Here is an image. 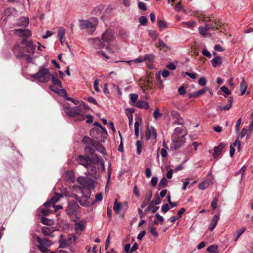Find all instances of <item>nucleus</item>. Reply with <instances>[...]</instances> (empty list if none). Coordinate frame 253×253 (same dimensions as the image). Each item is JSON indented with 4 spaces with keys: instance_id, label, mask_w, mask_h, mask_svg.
I'll use <instances>...</instances> for the list:
<instances>
[{
    "instance_id": "nucleus-15",
    "label": "nucleus",
    "mask_w": 253,
    "mask_h": 253,
    "mask_svg": "<svg viewBox=\"0 0 253 253\" xmlns=\"http://www.w3.org/2000/svg\"><path fill=\"white\" fill-rule=\"evenodd\" d=\"M225 147V144L224 143H220L217 146L215 147L212 153L213 158L214 159L218 158Z\"/></svg>"
},
{
    "instance_id": "nucleus-28",
    "label": "nucleus",
    "mask_w": 253,
    "mask_h": 253,
    "mask_svg": "<svg viewBox=\"0 0 253 253\" xmlns=\"http://www.w3.org/2000/svg\"><path fill=\"white\" fill-rule=\"evenodd\" d=\"M94 147H95V145L94 146H86L84 148L85 153L88 155H92L95 152Z\"/></svg>"
},
{
    "instance_id": "nucleus-60",
    "label": "nucleus",
    "mask_w": 253,
    "mask_h": 253,
    "mask_svg": "<svg viewBox=\"0 0 253 253\" xmlns=\"http://www.w3.org/2000/svg\"><path fill=\"white\" fill-rule=\"evenodd\" d=\"M218 202V199L217 198L215 197L213 199L211 202V206L212 209H215L217 208V204Z\"/></svg>"
},
{
    "instance_id": "nucleus-62",
    "label": "nucleus",
    "mask_w": 253,
    "mask_h": 253,
    "mask_svg": "<svg viewBox=\"0 0 253 253\" xmlns=\"http://www.w3.org/2000/svg\"><path fill=\"white\" fill-rule=\"evenodd\" d=\"M178 92L180 95H184L186 94V91L183 86H180L178 89Z\"/></svg>"
},
{
    "instance_id": "nucleus-63",
    "label": "nucleus",
    "mask_w": 253,
    "mask_h": 253,
    "mask_svg": "<svg viewBox=\"0 0 253 253\" xmlns=\"http://www.w3.org/2000/svg\"><path fill=\"white\" fill-rule=\"evenodd\" d=\"M206 83H207V80H206V78L204 77L201 78L198 81L199 84L200 85H201V86L205 85L206 84Z\"/></svg>"
},
{
    "instance_id": "nucleus-21",
    "label": "nucleus",
    "mask_w": 253,
    "mask_h": 253,
    "mask_svg": "<svg viewBox=\"0 0 253 253\" xmlns=\"http://www.w3.org/2000/svg\"><path fill=\"white\" fill-rule=\"evenodd\" d=\"M50 79H51V81H52V82L53 84V85H52V86H53V87H52L53 89H54V86H56L57 87H56L55 88H60L62 87V82L60 80L58 79L57 78H56L54 76H53L52 75H51Z\"/></svg>"
},
{
    "instance_id": "nucleus-35",
    "label": "nucleus",
    "mask_w": 253,
    "mask_h": 253,
    "mask_svg": "<svg viewBox=\"0 0 253 253\" xmlns=\"http://www.w3.org/2000/svg\"><path fill=\"white\" fill-rule=\"evenodd\" d=\"M17 12L16 10L13 7H9L4 10V14L5 16H9L12 14L15 13Z\"/></svg>"
},
{
    "instance_id": "nucleus-29",
    "label": "nucleus",
    "mask_w": 253,
    "mask_h": 253,
    "mask_svg": "<svg viewBox=\"0 0 253 253\" xmlns=\"http://www.w3.org/2000/svg\"><path fill=\"white\" fill-rule=\"evenodd\" d=\"M85 227V222L83 220L76 223L75 225V229L76 231H83Z\"/></svg>"
},
{
    "instance_id": "nucleus-37",
    "label": "nucleus",
    "mask_w": 253,
    "mask_h": 253,
    "mask_svg": "<svg viewBox=\"0 0 253 253\" xmlns=\"http://www.w3.org/2000/svg\"><path fill=\"white\" fill-rule=\"evenodd\" d=\"M218 247L216 245H213L209 246L207 249V252L210 253H217Z\"/></svg>"
},
{
    "instance_id": "nucleus-8",
    "label": "nucleus",
    "mask_w": 253,
    "mask_h": 253,
    "mask_svg": "<svg viewBox=\"0 0 253 253\" xmlns=\"http://www.w3.org/2000/svg\"><path fill=\"white\" fill-rule=\"evenodd\" d=\"M36 239L39 245L37 246L38 248L43 253H48V248L51 245V242L48 239L44 238L43 239L39 237H37Z\"/></svg>"
},
{
    "instance_id": "nucleus-49",
    "label": "nucleus",
    "mask_w": 253,
    "mask_h": 253,
    "mask_svg": "<svg viewBox=\"0 0 253 253\" xmlns=\"http://www.w3.org/2000/svg\"><path fill=\"white\" fill-rule=\"evenodd\" d=\"M167 184L168 181L167 179L165 177H163L159 182V187L160 188H162L167 186Z\"/></svg>"
},
{
    "instance_id": "nucleus-36",
    "label": "nucleus",
    "mask_w": 253,
    "mask_h": 253,
    "mask_svg": "<svg viewBox=\"0 0 253 253\" xmlns=\"http://www.w3.org/2000/svg\"><path fill=\"white\" fill-rule=\"evenodd\" d=\"M181 24L184 27H186L188 28H192L195 26L196 22L194 21L188 22H183L181 23Z\"/></svg>"
},
{
    "instance_id": "nucleus-12",
    "label": "nucleus",
    "mask_w": 253,
    "mask_h": 253,
    "mask_svg": "<svg viewBox=\"0 0 253 253\" xmlns=\"http://www.w3.org/2000/svg\"><path fill=\"white\" fill-rule=\"evenodd\" d=\"M79 207V205L76 202L71 201L69 202L66 209V212L68 215H72L76 212Z\"/></svg>"
},
{
    "instance_id": "nucleus-2",
    "label": "nucleus",
    "mask_w": 253,
    "mask_h": 253,
    "mask_svg": "<svg viewBox=\"0 0 253 253\" xmlns=\"http://www.w3.org/2000/svg\"><path fill=\"white\" fill-rule=\"evenodd\" d=\"M89 108L86 106H79L74 107H70L68 106H64V110L66 114L69 117L80 116L81 119L80 120H84V116L86 114V111Z\"/></svg>"
},
{
    "instance_id": "nucleus-42",
    "label": "nucleus",
    "mask_w": 253,
    "mask_h": 253,
    "mask_svg": "<svg viewBox=\"0 0 253 253\" xmlns=\"http://www.w3.org/2000/svg\"><path fill=\"white\" fill-rule=\"evenodd\" d=\"M230 104H227L225 106H222L220 103H218L217 107L221 111H227L231 108Z\"/></svg>"
},
{
    "instance_id": "nucleus-20",
    "label": "nucleus",
    "mask_w": 253,
    "mask_h": 253,
    "mask_svg": "<svg viewBox=\"0 0 253 253\" xmlns=\"http://www.w3.org/2000/svg\"><path fill=\"white\" fill-rule=\"evenodd\" d=\"M63 237H64V236L62 234L60 236L59 248H65L70 245V241H71V238H69V240H66L64 239Z\"/></svg>"
},
{
    "instance_id": "nucleus-41",
    "label": "nucleus",
    "mask_w": 253,
    "mask_h": 253,
    "mask_svg": "<svg viewBox=\"0 0 253 253\" xmlns=\"http://www.w3.org/2000/svg\"><path fill=\"white\" fill-rule=\"evenodd\" d=\"M65 33V30L63 28H60L58 31V37L60 42H62V39H63Z\"/></svg>"
},
{
    "instance_id": "nucleus-57",
    "label": "nucleus",
    "mask_w": 253,
    "mask_h": 253,
    "mask_svg": "<svg viewBox=\"0 0 253 253\" xmlns=\"http://www.w3.org/2000/svg\"><path fill=\"white\" fill-rule=\"evenodd\" d=\"M246 170V167L243 166L241 169L236 173L237 174H241V178H242L244 176L245 172Z\"/></svg>"
},
{
    "instance_id": "nucleus-13",
    "label": "nucleus",
    "mask_w": 253,
    "mask_h": 253,
    "mask_svg": "<svg viewBox=\"0 0 253 253\" xmlns=\"http://www.w3.org/2000/svg\"><path fill=\"white\" fill-rule=\"evenodd\" d=\"M114 38V33L111 30H107L102 34L101 37L102 40L106 42L112 41Z\"/></svg>"
},
{
    "instance_id": "nucleus-34",
    "label": "nucleus",
    "mask_w": 253,
    "mask_h": 253,
    "mask_svg": "<svg viewBox=\"0 0 253 253\" xmlns=\"http://www.w3.org/2000/svg\"><path fill=\"white\" fill-rule=\"evenodd\" d=\"M155 56L153 54H145L144 56V61H148L149 63L153 62L154 60Z\"/></svg>"
},
{
    "instance_id": "nucleus-3",
    "label": "nucleus",
    "mask_w": 253,
    "mask_h": 253,
    "mask_svg": "<svg viewBox=\"0 0 253 253\" xmlns=\"http://www.w3.org/2000/svg\"><path fill=\"white\" fill-rule=\"evenodd\" d=\"M79 27L81 30H86V32L91 35L96 30L98 24V19L93 18L89 20H80Z\"/></svg>"
},
{
    "instance_id": "nucleus-39",
    "label": "nucleus",
    "mask_w": 253,
    "mask_h": 253,
    "mask_svg": "<svg viewBox=\"0 0 253 253\" xmlns=\"http://www.w3.org/2000/svg\"><path fill=\"white\" fill-rule=\"evenodd\" d=\"M148 33L149 36L153 39L154 41L156 40V39L158 38L159 34L155 30H149Z\"/></svg>"
},
{
    "instance_id": "nucleus-27",
    "label": "nucleus",
    "mask_w": 253,
    "mask_h": 253,
    "mask_svg": "<svg viewBox=\"0 0 253 253\" xmlns=\"http://www.w3.org/2000/svg\"><path fill=\"white\" fill-rule=\"evenodd\" d=\"M82 141L86 146H94V145H95V143H94L91 138L87 136L84 137L82 139Z\"/></svg>"
},
{
    "instance_id": "nucleus-53",
    "label": "nucleus",
    "mask_w": 253,
    "mask_h": 253,
    "mask_svg": "<svg viewBox=\"0 0 253 253\" xmlns=\"http://www.w3.org/2000/svg\"><path fill=\"white\" fill-rule=\"evenodd\" d=\"M138 97V96L136 93H133V94H130V99L133 103L136 102Z\"/></svg>"
},
{
    "instance_id": "nucleus-22",
    "label": "nucleus",
    "mask_w": 253,
    "mask_h": 253,
    "mask_svg": "<svg viewBox=\"0 0 253 253\" xmlns=\"http://www.w3.org/2000/svg\"><path fill=\"white\" fill-rule=\"evenodd\" d=\"M219 216L217 215H215L213 216V218L211 220V223H210V225H209V229L210 231H211L214 229V228H215V227L216 225V224L219 220Z\"/></svg>"
},
{
    "instance_id": "nucleus-58",
    "label": "nucleus",
    "mask_w": 253,
    "mask_h": 253,
    "mask_svg": "<svg viewBox=\"0 0 253 253\" xmlns=\"http://www.w3.org/2000/svg\"><path fill=\"white\" fill-rule=\"evenodd\" d=\"M32 35L31 32L28 29H24V32H23V37L25 38H29Z\"/></svg>"
},
{
    "instance_id": "nucleus-11",
    "label": "nucleus",
    "mask_w": 253,
    "mask_h": 253,
    "mask_svg": "<svg viewBox=\"0 0 253 253\" xmlns=\"http://www.w3.org/2000/svg\"><path fill=\"white\" fill-rule=\"evenodd\" d=\"M170 116L173 120L174 125H183L184 124L183 119L180 117L179 114L174 110L170 111Z\"/></svg>"
},
{
    "instance_id": "nucleus-31",
    "label": "nucleus",
    "mask_w": 253,
    "mask_h": 253,
    "mask_svg": "<svg viewBox=\"0 0 253 253\" xmlns=\"http://www.w3.org/2000/svg\"><path fill=\"white\" fill-rule=\"evenodd\" d=\"M27 48V51L30 53H34L35 50V46L33 45V42L31 41L28 42L26 46Z\"/></svg>"
},
{
    "instance_id": "nucleus-5",
    "label": "nucleus",
    "mask_w": 253,
    "mask_h": 253,
    "mask_svg": "<svg viewBox=\"0 0 253 253\" xmlns=\"http://www.w3.org/2000/svg\"><path fill=\"white\" fill-rule=\"evenodd\" d=\"M101 129L93 128L90 130V135L92 137L96 138L98 142H104L107 136L106 129L101 126Z\"/></svg>"
},
{
    "instance_id": "nucleus-64",
    "label": "nucleus",
    "mask_w": 253,
    "mask_h": 253,
    "mask_svg": "<svg viewBox=\"0 0 253 253\" xmlns=\"http://www.w3.org/2000/svg\"><path fill=\"white\" fill-rule=\"evenodd\" d=\"M220 89L224 92H225L227 95H230L231 92L228 89L226 86H222L221 87Z\"/></svg>"
},
{
    "instance_id": "nucleus-10",
    "label": "nucleus",
    "mask_w": 253,
    "mask_h": 253,
    "mask_svg": "<svg viewBox=\"0 0 253 253\" xmlns=\"http://www.w3.org/2000/svg\"><path fill=\"white\" fill-rule=\"evenodd\" d=\"M220 28H221V23L218 21L215 22L214 25H212L207 24L205 26H201L199 28V31L201 35L205 36L207 34V32L210 29H216L219 30Z\"/></svg>"
},
{
    "instance_id": "nucleus-51",
    "label": "nucleus",
    "mask_w": 253,
    "mask_h": 253,
    "mask_svg": "<svg viewBox=\"0 0 253 253\" xmlns=\"http://www.w3.org/2000/svg\"><path fill=\"white\" fill-rule=\"evenodd\" d=\"M159 46L161 47V48H163L164 47H166L169 49H170V47L168 46L162 40L159 39L158 41Z\"/></svg>"
},
{
    "instance_id": "nucleus-33",
    "label": "nucleus",
    "mask_w": 253,
    "mask_h": 253,
    "mask_svg": "<svg viewBox=\"0 0 253 253\" xmlns=\"http://www.w3.org/2000/svg\"><path fill=\"white\" fill-rule=\"evenodd\" d=\"M159 209V207L156 206L155 205H154L152 203L149 204L148 207L146 209V211H151L152 213H155Z\"/></svg>"
},
{
    "instance_id": "nucleus-4",
    "label": "nucleus",
    "mask_w": 253,
    "mask_h": 253,
    "mask_svg": "<svg viewBox=\"0 0 253 253\" xmlns=\"http://www.w3.org/2000/svg\"><path fill=\"white\" fill-rule=\"evenodd\" d=\"M49 70L44 67H41L39 71L32 76V77L38 80L39 83H46L48 82L51 77Z\"/></svg>"
},
{
    "instance_id": "nucleus-47",
    "label": "nucleus",
    "mask_w": 253,
    "mask_h": 253,
    "mask_svg": "<svg viewBox=\"0 0 253 253\" xmlns=\"http://www.w3.org/2000/svg\"><path fill=\"white\" fill-rule=\"evenodd\" d=\"M158 23L159 27L161 30L164 29L167 27L166 23L163 20H158Z\"/></svg>"
},
{
    "instance_id": "nucleus-32",
    "label": "nucleus",
    "mask_w": 253,
    "mask_h": 253,
    "mask_svg": "<svg viewBox=\"0 0 253 253\" xmlns=\"http://www.w3.org/2000/svg\"><path fill=\"white\" fill-rule=\"evenodd\" d=\"M122 204L121 203H118L117 200H115L113 209L116 213H119L120 210L122 208Z\"/></svg>"
},
{
    "instance_id": "nucleus-16",
    "label": "nucleus",
    "mask_w": 253,
    "mask_h": 253,
    "mask_svg": "<svg viewBox=\"0 0 253 253\" xmlns=\"http://www.w3.org/2000/svg\"><path fill=\"white\" fill-rule=\"evenodd\" d=\"M157 137L156 130L153 126L148 127L146 133V138L147 140H149L151 138L155 139Z\"/></svg>"
},
{
    "instance_id": "nucleus-56",
    "label": "nucleus",
    "mask_w": 253,
    "mask_h": 253,
    "mask_svg": "<svg viewBox=\"0 0 253 253\" xmlns=\"http://www.w3.org/2000/svg\"><path fill=\"white\" fill-rule=\"evenodd\" d=\"M232 146H233V148H234V147L237 146L238 150V151H240V147H241V142L240 141H239L237 139L232 144H231L230 146L232 147Z\"/></svg>"
},
{
    "instance_id": "nucleus-55",
    "label": "nucleus",
    "mask_w": 253,
    "mask_h": 253,
    "mask_svg": "<svg viewBox=\"0 0 253 253\" xmlns=\"http://www.w3.org/2000/svg\"><path fill=\"white\" fill-rule=\"evenodd\" d=\"M161 202V200L159 198V196H157L153 199L152 201H151L150 203H152L154 205H159Z\"/></svg>"
},
{
    "instance_id": "nucleus-7",
    "label": "nucleus",
    "mask_w": 253,
    "mask_h": 253,
    "mask_svg": "<svg viewBox=\"0 0 253 253\" xmlns=\"http://www.w3.org/2000/svg\"><path fill=\"white\" fill-rule=\"evenodd\" d=\"M77 181L78 183L82 185L84 187L88 189V191H90L95 187L94 181L88 178L81 176L77 178Z\"/></svg>"
},
{
    "instance_id": "nucleus-44",
    "label": "nucleus",
    "mask_w": 253,
    "mask_h": 253,
    "mask_svg": "<svg viewBox=\"0 0 253 253\" xmlns=\"http://www.w3.org/2000/svg\"><path fill=\"white\" fill-rule=\"evenodd\" d=\"M207 90L208 88L207 87H204L201 90L194 92V95H195V97L199 96L204 94Z\"/></svg>"
},
{
    "instance_id": "nucleus-52",
    "label": "nucleus",
    "mask_w": 253,
    "mask_h": 253,
    "mask_svg": "<svg viewBox=\"0 0 253 253\" xmlns=\"http://www.w3.org/2000/svg\"><path fill=\"white\" fill-rule=\"evenodd\" d=\"M134 133L136 137L138 138L139 135V123L136 121L134 124Z\"/></svg>"
},
{
    "instance_id": "nucleus-24",
    "label": "nucleus",
    "mask_w": 253,
    "mask_h": 253,
    "mask_svg": "<svg viewBox=\"0 0 253 253\" xmlns=\"http://www.w3.org/2000/svg\"><path fill=\"white\" fill-rule=\"evenodd\" d=\"M211 63L212 66L214 67L221 65L222 63L221 57L220 56H216V57L211 60Z\"/></svg>"
},
{
    "instance_id": "nucleus-9",
    "label": "nucleus",
    "mask_w": 253,
    "mask_h": 253,
    "mask_svg": "<svg viewBox=\"0 0 253 253\" xmlns=\"http://www.w3.org/2000/svg\"><path fill=\"white\" fill-rule=\"evenodd\" d=\"M76 160L79 164L82 165L87 169L94 167L93 165L90 163L91 160L88 156H84L81 155L78 157Z\"/></svg>"
},
{
    "instance_id": "nucleus-19",
    "label": "nucleus",
    "mask_w": 253,
    "mask_h": 253,
    "mask_svg": "<svg viewBox=\"0 0 253 253\" xmlns=\"http://www.w3.org/2000/svg\"><path fill=\"white\" fill-rule=\"evenodd\" d=\"M29 23V20L28 17H20L17 22V25L19 27H26Z\"/></svg>"
},
{
    "instance_id": "nucleus-54",
    "label": "nucleus",
    "mask_w": 253,
    "mask_h": 253,
    "mask_svg": "<svg viewBox=\"0 0 253 253\" xmlns=\"http://www.w3.org/2000/svg\"><path fill=\"white\" fill-rule=\"evenodd\" d=\"M138 6L140 9H141V10H143L144 11L146 10V9H147L146 3L143 2L139 1L138 3Z\"/></svg>"
},
{
    "instance_id": "nucleus-25",
    "label": "nucleus",
    "mask_w": 253,
    "mask_h": 253,
    "mask_svg": "<svg viewBox=\"0 0 253 253\" xmlns=\"http://www.w3.org/2000/svg\"><path fill=\"white\" fill-rule=\"evenodd\" d=\"M136 106L138 108H144L148 109L150 107L148 103L142 100H139L136 104Z\"/></svg>"
},
{
    "instance_id": "nucleus-59",
    "label": "nucleus",
    "mask_w": 253,
    "mask_h": 253,
    "mask_svg": "<svg viewBox=\"0 0 253 253\" xmlns=\"http://www.w3.org/2000/svg\"><path fill=\"white\" fill-rule=\"evenodd\" d=\"M24 30L22 29H16L14 30V33L15 35L19 37H23Z\"/></svg>"
},
{
    "instance_id": "nucleus-38",
    "label": "nucleus",
    "mask_w": 253,
    "mask_h": 253,
    "mask_svg": "<svg viewBox=\"0 0 253 253\" xmlns=\"http://www.w3.org/2000/svg\"><path fill=\"white\" fill-rule=\"evenodd\" d=\"M210 182L207 180L201 182L199 184V188L201 190L205 189L210 184Z\"/></svg>"
},
{
    "instance_id": "nucleus-30",
    "label": "nucleus",
    "mask_w": 253,
    "mask_h": 253,
    "mask_svg": "<svg viewBox=\"0 0 253 253\" xmlns=\"http://www.w3.org/2000/svg\"><path fill=\"white\" fill-rule=\"evenodd\" d=\"M247 88V84L245 81L244 78H242V82L240 83V90L241 91V95H244L246 91Z\"/></svg>"
},
{
    "instance_id": "nucleus-61",
    "label": "nucleus",
    "mask_w": 253,
    "mask_h": 253,
    "mask_svg": "<svg viewBox=\"0 0 253 253\" xmlns=\"http://www.w3.org/2000/svg\"><path fill=\"white\" fill-rule=\"evenodd\" d=\"M202 54L207 57L210 58H211V55L210 52L206 49H204L202 51Z\"/></svg>"
},
{
    "instance_id": "nucleus-1",
    "label": "nucleus",
    "mask_w": 253,
    "mask_h": 253,
    "mask_svg": "<svg viewBox=\"0 0 253 253\" xmlns=\"http://www.w3.org/2000/svg\"><path fill=\"white\" fill-rule=\"evenodd\" d=\"M185 127L182 126L176 127L171 136V148L177 149L185 142V136L187 134Z\"/></svg>"
},
{
    "instance_id": "nucleus-45",
    "label": "nucleus",
    "mask_w": 253,
    "mask_h": 253,
    "mask_svg": "<svg viewBox=\"0 0 253 253\" xmlns=\"http://www.w3.org/2000/svg\"><path fill=\"white\" fill-rule=\"evenodd\" d=\"M136 146L137 148V153L138 155H140L142 150V142L140 140H137L136 143Z\"/></svg>"
},
{
    "instance_id": "nucleus-40",
    "label": "nucleus",
    "mask_w": 253,
    "mask_h": 253,
    "mask_svg": "<svg viewBox=\"0 0 253 253\" xmlns=\"http://www.w3.org/2000/svg\"><path fill=\"white\" fill-rule=\"evenodd\" d=\"M94 149L102 154H104L105 153V149L100 144L95 143V147H94Z\"/></svg>"
},
{
    "instance_id": "nucleus-23",
    "label": "nucleus",
    "mask_w": 253,
    "mask_h": 253,
    "mask_svg": "<svg viewBox=\"0 0 253 253\" xmlns=\"http://www.w3.org/2000/svg\"><path fill=\"white\" fill-rule=\"evenodd\" d=\"M152 193L151 191H149L145 196V200L141 205V208L142 209L144 208L149 203L152 198Z\"/></svg>"
},
{
    "instance_id": "nucleus-50",
    "label": "nucleus",
    "mask_w": 253,
    "mask_h": 253,
    "mask_svg": "<svg viewBox=\"0 0 253 253\" xmlns=\"http://www.w3.org/2000/svg\"><path fill=\"white\" fill-rule=\"evenodd\" d=\"M42 223L45 225H49L52 224L53 221L45 217H42L41 219Z\"/></svg>"
},
{
    "instance_id": "nucleus-14",
    "label": "nucleus",
    "mask_w": 253,
    "mask_h": 253,
    "mask_svg": "<svg viewBox=\"0 0 253 253\" xmlns=\"http://www.w3.org/2000/svg\"><path fill=\"white\" fill-rule=\"evenodd\" d=\"M56 228L54 227H43L41 231L42 233L46 236H50L51 238H53L54 237V235L53 234V232L56 231Z\"/></svg>"
},
{
    "instance_id": "nucleus-46",
    "label": "nucleus",
    "mask_w": 253,
    "mask_h": 253,
    "mask_svg": "<svg viewBox=\"0 0 253 253\" xmlns=\"http://www.w3.org/2000/svg\"><path fill=\"white\" fill-rule=\"evenodd\" d=\"M139 22L141 25H146L147 23L148 20L146 16H141L138 19Z\"/></svg>"
},
{
    "instance_id": "nucleus-48",
    "label": "nucleus",
    "mask_w": 253,
    "mask_h": 253,
    "mask_svg": "<svg viewBox=\"0 0 253 253\" xmlns=\"http://www.w3.org/2000/svg\"><path fill=\"white\" fill-rule=\"evenodd\" d=\"M162 114L159 112V109L156 108L153 113V117L155 120H157L159 118L162 117Z\"/></svg>"
},
{
    "instance_id": "nucleus-18",
    "label": "nucleus",
    "mask_w": 253,
    "mask_h": 253,
    "mask_svg": "<svg viewBox=\"0 0 253 253\" xmlns=\"http://www.w3.org/2000/svg\"><path fill=\"white\" fill-rule=\"evenodd\" d=\"M88 41L96 49H101L104 47V44L99 38L90 39H88Z\"/></svg>"
},
{
    "instance_id": "nucleus-17",
    "label": "nucleus",
    "mask_w": 253,
    "mask_h": 253,
    "mask_svg": "<svg viewBox=\"0 0 253 253\" xmlns=\"http://www.w3.org/2000/svg\"><path fill=\"white\" fill-rule=\"evenodd\" d=\"M61 196H62V195H59V194L54 195L49 201L46 202L44 204V206L46 208L51 207V206L54 205L55 203H56L59 200V199Z\"/></svg>"
},
{
    "instance_id": "nucleus-26",
    "label": "nucleus",
    "mask_w": 253,
    "mask_h": 253,
    "mask_svg": "<svg viewBox=\"0 0 253 253\" xmlns=\"http://www.w3.org/2000/svg\"><path fill=\"white\" fill-rule=\"evenodd\" d=\"M52 87L53 86H50V88L54 92L60 93L61 95L65 96L66 98L67 97V93L65 89L62 88V87L60 88H55V89H53Z\"/></svg>"
},
{
    "instance_id": "nucleus-6",
    "label": "nucleus",
    "mask_w": 253,
    "mask_h": 253,
    "mask_svg": "<svg viewBox=\"0 0 253 253\" xmlns=\"http://www.w3.org/2000/svg\"><path fill=\"white\" fill-rule=\"evenodd\" d=\"M91 191H87L86 194L83 192V196L81 198L75 195L76 198L79 203L83 206L88 207L90 205L95 203V201H93L90 198Z\"/></svg>"
},
{
    "instance_id": "nucleus-43",
    "label": "nucleus",
    "mask_w": 253,
    "mask_h": 253,
    "mask_svg": "<svg viewBox=\"0 0 253 253\" xmlns=\"http://www.w3.org/2000/svg\"><path fill=\"white\" fill-rule=\"evenodd\" d=\"M246 228L245 227H242L240 230H237L236 232V237L234 241L236 242L240 236L246 231Z\"/></svg>"
}]
</instances>
